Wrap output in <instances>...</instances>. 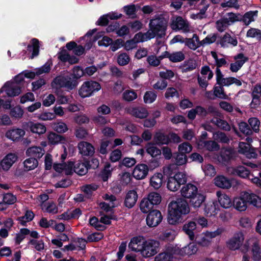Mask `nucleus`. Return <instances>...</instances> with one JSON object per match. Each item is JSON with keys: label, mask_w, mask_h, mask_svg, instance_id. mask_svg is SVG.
<instances>
[{"label": "nucleus", "mask_w": 261, "mask_h": 261, "mask_svg": "<svg viewBox=\"0 0 261 261\" xmlns=\"http://www.w3.org/2000/svg\"><path fill=\"white\" fill-rule=\"evenodd\" d=\"M190 212V206L185 199L178 198L172 200L168 206V222L171 225L178 224L182 221V216Z\"/></svg>", "instance_id": "1"}, {"label": "nucleus", "mask_w": 261, "mask_h": 261, "mask_svg": "<svg viewBox=\"0 0 261 261\" xmlns=\"http://www.w3.org/2000/svg\"><path fill=\"white\" fill-rule=\"evenodd\" d=\"M248 205L260 208L261 207V198L253 193L243 191L239 196L233 199V205L238 211H245L248 207Z\"/></svg>", "instance_id": "2"}, {"label": "nucleus", "mask_w": 261, "mask_h": 261, "mask_svg": "<svg viewBox=\"0 0 261 261\" xmlns=\"http://www.w3.org/2000/svg\"><path fill=\"white\" fill-rule=\"evenodd\" d=\"M167 23L168 20L162 16H159L150 20L148 31L150 34L153 35L152 38L156 36L160 37L164 36Z\"/></svg>", "instance_id": "3"}, {"label": "nucleus", "mask_w": 261, "mask_h": 261, "mask_svg": "<svg viewBox=\"0 0 261 261\" xmlns=\"http://www.w3.org/2000/svg\"><path fill=\"white\" fill-rule=\"evenodd\" d=\"M251 248L252 258L254 260L261 259V249L259 240L255 237L247 239L241 248V252H247Z\"/></svg>", "instance_id": "4"}, {"label": "nucleus", "mask_w": 261, "mask_h": 261, "mask_svg": "<svg viewBox=\"0 0 261 261\" xmlns=\"http://www.w3.org/2000/svg\"><path fill=\"white\" fill-rule=\"evenodd\" d=\"M224 231V229L222 227L217 228L213 231H206L196 237L197 244L202 247H208L212 243V240L220 236Z\"/></svg>", "instance_id": "5"}, {"label": "nucleus", "mask_w": 261, "mask_h": 261, "mask_svg": "<svg viewBox=\"0 0 261 261\" xmlns=\"http://www.w3.org/2000/svg\"><path fill=\"white\" fill-rule=\"evenodd\" d=\"M160 245V242L157 240L146 239L140 255L144 258L153 256L159 251Z\"/></svg>", "instance_id": "6"}, {"label": "nucleus", "mask_w": 261, "mask_h": 261, "mask_svg": "<svg viewBox=\"0 0 261 261\" xmlns=\"http://www.w3.org/2000/svg\"><path fill=\"white\" fill-rule=\"evenodd\" d=\"M77 85L76 80L68 75H60L57 76L52 83L53 87L65 88L68 90L74 89Z\"/></svg>", "instance_id": "7"}, {"label": "nucleus", "mask_w": 261, "mask_h": 261, "mask_svg": "<svg viewBox=\"0 0 261 261\" xmlns=\"http://www.w3.org/2000/svg\"><path fill=\"white\" fill-rule=\"evenodd\" d=\"M187 181L186 174L182 172H178L173 176L169 177L167 182V188L171 191H177L181 185Z\"/></svg>", "instance_id": "8"}, {"label": "nucleus", "mask_w": 261, "mask_h": 261, "mask_svg": "<svg viewBox=\"0 0 261 261\" xmlns=\"http://www.w3.org/2000/svg\"><path fill=\"white\" fill-rule=\"evenodd\" d=\"M100 89L101 86L98 82L93 81H87L81 86L79 90V94L83 98L89 97Z\"/></svg>", "instance_id": "9"}, {"label": "nucleus", "mask_w": 261, "mask_h": 261, "mask_svg": "<svg viewBox=\"0 0 261 261\" xmlns=\"http://www.w3.org/2000/svg\"><path fill=\"white\" fill-rule=\"evenodd\" d=\"M245 236L241 231H238L234 234L233 237L226 242L227 247L233 251L241 249L243 246V243L244 241Z\"/></svg>", "instance_id": "10"}, {"label": "nucleus", "mask_w": 261, "mask_h": 261, "mask_svg": "<svg viewBox=\"0 0 261 261\" xmlns=\"http://www.w3.org/2000/svg\"><path fill=\"white\" fill-rule=\"evenodd\" d=\"M170 27L175 31H181L184 33H188L190 31L188 22L181 16L173 17L171 20Z\"/></svg>", "instance_id": "11"}, {"label": "nucleus", "mask_w": 261, "mask_h": 261, "mask_svg": "<svg viewBox=\"0 0 261 261\" xmlns=\"http://www.w3.org/2000/svg\"><path fill=\"white\" fill-rule=\"evenodd\" d=\"M6 92L9 97H14L18 95L21 93L19 86L15 82H8L0 89V94Z\"/></svg>", "instance_id": "12"}, {"label": "nucleus", "mask_w": 261, "mask_h": 261, "mask_svg": "<svg viewBox=\"0 0 261 261\" xmlns=\"http://www.w3.org/2000/svg\"><path fill=\"white\" fill-rule=\"evenodd\" d=\"M162 218V214L159 211L152 210L147 216L146 223L149 227H155L161 222Z\"/></svg>", "instance_id": "13"}, {"label": "nucleus", "mask_w": 261, "mask_h": 261, "mask_svg": "<svg viewBox=\"0 0 261 261\" xmlns=\"http://www.w3.org/2000/svg\"><path fill=\"white\" fill-rule=\"evenodd\" d=\"M145 241L146 239L143 236L133 237L128 244V248L132 251L140 254Z\"/></svg>", "instance_id": "14"}, {"label": "nucleus", "mask_w": 261, "mask_h": 261, "mask_svg": "<svg viewBox=\"0 0 261 261\" xmlns=\"http://www.w3.org/2000/svg\"><path fill=\"white\" fill-rule=\"evenodd\" d=\"M125 111L131 116L139 119L145 118L149 115L147 109L141 107H129L126 108Z\"/></svg>", "instance_id": "15"}, {"label": "nucleus", "mask_w": 261, "mask_h": 261, "mask_svg": "<svg viewBox=\"0 0 261 261\" xmlns=\"http://www.w3.org/2000/svg\"><path fill=\"white\" fill-rule=\"evenodd\" d=\"M17 160L18 156L16 153L7 154L1 162L2 170L5 171H8Z\"/></svg>", "instance_id": "16"}, {"label": "nucleus", "mask_w": 261, "mask_h": 261, "mask_svg": "<svg viewBox=\"0 0 261 261\" xmlns=\"http://www.w3.org/2000/svg\"><path fill=\"white\" fill-rule=\"evenodd\" d=\"M238 152L244 155L248 159L256 158L257 154L250 145L245 142H240L239 144Z\"/></svg>", "instance_id": "17"}, {"label": "nucleus", "mask_w": 261, "mask_h": 261, "mask_svg": "<svg viewBox=\"0 0 261 261\" xmlns=\"http://www.w3.org/2000/svg\"><path fill=\"white\" fill-rule=\"evenodd\" d=\"M25 132L24 129L16 127L8 130L5 136L9 140L13 141H18L24 137Z\"/></svg>", "instance_id": "18"}, {"label": "nucleus", "mask_w": 261, "mask_h": 261, "mask_svg": "<svg viewBox=\"0 0 261 261\" xmlns=\"http://www.w3.org/2000/svg\"><path fill=\"white\" fill-rule=\"evenodd\" d=\"M198 193V188L197 187L192 184H187L181 188L180 190V194L185 198L189 199L193 197Z\"/></svg>", "instance_id": "19"}, {"label": "nucleus", "mask_w": 261, "mask_h": 261, "mask_svg": "<svg viewBox=\"0 0 261 261\" xmlns=\"http://www.w3.org/2000/svg\"><path fill=\"white\" fill-rule=\"evenodd\" d=\"M227 172L229 174L233 175H237L241 178H247L250 175V171L243 166H238L236 167H230L227 168Z\"/></svg>", "instance_id": "20"}, {"label": "nucleus", "mask_w": 261, "mask_h": 261, "mask_svg": "<svg viewBox=\"0 0 261 261\" xmlns=\"http://www.w3.org/2000/svg\"><path fill=\"white\" fill-rule=\"evenodd\" d=\"M103 198L108 202H101L99 204V206L106 212L110 211L112 208L116 206V198L114 195L106 194Z\"/></svg>", "instance_id": "21"}, {"label": "nucleus", "mask_w": 261, "mask_h": 261, "mask_svg": "<svg viewBox=\"0 0 261 261\" xmlns=\"http://www.w3.org/2000/svg\"><path fill=\"white\" fill-rule=\"evenodd\" d=\"M148 173V166L144 164H140L134 168L133 175L137 179H142L147 176Z\"/></svg>", "instance_id": "22"}, {"label": "nucleus", "mask_w": 261, "mask_h": 261, "mask_svg": "<svg viewBox=\"0 0 261 261\" xmlns=\"http://www.w3.org/2000/svg\"><path fill=\"white\" fill-rule=\"evenodd\" d=\"M251 96L252 100L251 106L252 108H256L260 104V97H261L260 84H257L252 88Z\"/></svg>", "instance_id": "23"}, {"label": "nucleus", "mask_w": 261, "mask_h": 261, "mask_svg": "<svg viewBox=\"0 0 261 261\" xmlns=\"http://www.w3.org/2000/svg\"><path fill=\"white\" fill-rule=\"evenodd\" d=\"M214 185L223 189H229L231 187V181L227 177L219 175L215 177L214 179Z\"/></svg>", "instance_id": "24"}, {"label": "nucleus", "mask_w": 261, "mask_h": 261, "mask_svg": "<svg viewBox=\"0 0 261 261\" xmlns=\"http://www.w3.org/2000/svg\"><path fill=\"white\" fill-rule=\"evenodd\" d=\"M79 152L83 155L89 156L94 152V148L91 144L85 141H81L78 144Z\"/></svg>", "instance_id": "25"}, {"label": "nucleus", "mask_w": 261, "mask_h": 261, "mask_svg": "<svg viewBox=\"0 0 261 261\" xmlns=\"http://www.w3.org/2000/svg\"><path fill=\"white\" fill-rule=\"evenodd\" d=\"M199 148H205L210 151H218L220 149L219 145L214 140L213 141H199L197 143Z\"/></svg>", "instance_id": "26"}, {"label": "nucleus", "mask_w": 261, "mask_h": 261, "mask_svg": "<svg viewBox=\"0 0 261 261\" xmlns=\"http://www.w3.org/2000/svg\"><path fill=\"white\" fill-rule=\"evenodd\" d=\"M234 59L237 61L234 63L230 64V69L232 72H236L248 60V58L245 57L243 54H239L234 57Z\"/></svg>", "instance_id": "27"}, {"label": "nucleus", "mask_w": 261, "mask_h": 261, "mask_svg": "<svg viewBox=\"0 0 261 261\" xmlns=\"http://www.w3.org/2000/svg\"><path fill=\"white\" fill-rule=\"evenodd\" d=\"M138 199V194L134 190L129 191L125 195L124 199V205L128 208L133 207L136 204Z\"/></svg>", "instance_id": "28"}, {"label": "nucleus", "mask_w": 261, "mask_h": 261, "mask_svg": "<svg viewBox=\"0 0 261 261\" xmlns=\"http://www.w3.org/2000/svg\"><path fill=\"white\" fill-rule=\"evenodd\" d=\"M27 126L30 130L34 134L42 135L44 134L46 131V128L45 125L41 123L29 122L28 123Z\"/></svg>", "instance_id": "29"}, {"label": "nucleus", "mask_w": 261, "mask_h": 261, "mask_svg": "<svg viewBox=\"0 0 261 261\" xmlns=\"http://www.w3.org/2000/svg\"><path fill=\"white\" fill-rule=\"evenodd\" d=\"M216 195L218 197L219 203L222 207L228 208L233 204L230 198L226 194L222 193L221 191H217Z\"/></svg>", "instance_id": "30"}, {"label": "nucleus", "mask_w": 261, "mask_h": 261, "mask_svg": "<svg viewBox=\"0 0 261 261\" xmlns=\"http://www.w3.org/2000/svg\"><path fill=\"white\" fill-rule=\"evenodd\" d=\"M219 43L222 47H226L228 44L233 46L237 45L238 41L237 38L234 36H231L228 33H225L219 40Z\"/></svg>", "instance_id": "31"}, {"label": "nucleus", "mask_w": 261, "mask_h": 261, "mask_svg": "<svg viewBox=\"0 0 261 261\" xmlns=\"http://www.w3.org/2000/svg\"><path fill=\"white\" fill-rule=\"evenodd\" d=\"M47 139L48 142L52 145H56L59 143L65 144L67 142L64 137L54 132H50L48 134Z\"/></svg>", "instance_id": "32"}, {"label": "nucleus", "mask_w": 261, "mask_h": 261, "mask_svg": "<svg viewBox=\"0 0 261 261\" xmlns=\"http://www.w3.org/2000/svg\"><path fill=\"white\" fill-rule=\"evenodd\" d=\"M58 59L62 62H68L70 64H75L78 62L79 59L75 57L70 56L67 51L64 49L58 54Z\"/></svg>", "instance_id": "33"}, {"label": "nucleus", "mask_w": 261, "mask_h": 261, "mask_svg": "<svg viewBox=\"0 0 261 261\" xmlns=\"http://www.w3.org/2000/svg\"><path fill=\"white\" fill-rule=\"evenodd\" d=\"M164 57L168 58L170 61L172 62H179L183 61L185 58V56L182 51H176L172 53H169L167 51L164 53Z\"/></svg>", "instance_id": "34"}, {"label": "nucleus", "mask_w": 261, "mask_h": 261, "mask_svg": "<svg viewBox=\"0 0 261 261\" xmlns=\"http://www.w3.org/2000/svg\"><path fill=\"white\" fill-rule=\"evenodd\" d=\"M44 150L39 146H33L29 148L26 150V154L28 156H33V158H41L44 154Z\"/></svg>", "instance_id": "35"}, {"label": "nucleus", "mask_w": 261, "mask_h": 261, "mask_svg": "<svg viewBox=\"0 0 261 261\" xmlns=\"http://www.w3.org/2000/svg\"><path fill=\"white\" fill-rule=\"evenodd\" d=\"M196 228V223L193 221H190L184 224L182 230L189 236L191 240H193L195 238L194 230Z\"/></svg>", "instance_id": "36"}, {"label": "nucleus", "mask_w": 261, "mask_h": 261, "mask_svg": "<svg viewBox=\"0 0 261 261\" xmlns=\"http://www.w3.org/2000/svg\"><path fill=\"white\" fill-rule=\"evenodd\" d=\"M206 114V111L204 108L201 106H197L195 108L192 109L189 111L188 113V117L190 120H194L195 118L196 115L200 116H204Z\"/></svg>", "instance_id": "37"}, {"label": "nucleus", "mask_w": 261, "mask_h": 261, "mask_svg": "<svg viewBox=\"0 0 261 261\" xmlns=\"http://www.w3.org/2000/svg\"><path fill=\"white\" fill-rule=\"evenodd\" d=\"M211 122L220 129L225 131H229L231 128V125L226 121L217 117L213 118Z\"/></svg>", "instance_id": "38"}, {"label": "nucleus", "mask_w": 261, "mask_h": 261, "mask_svg": "<svg viewBox=\"0 0 261 261\" xmlns=\"http://www.w3.org/2000/svg\"><path fill=\"white\" fill-rule=\"evenodd\" d=\"M198 250L197 245L194 243H191L189 245L182 248L179 253L182 255H191L195 254Z\"/></svg>", "instance_id": "39"}, {"label": "nucleus", "mask_w": 261, "mask_h": 261, "mask_svg": "<svg viewBox=\"0 0 261 261\" xmlns=\"http://www.w3.org/2000/svg\"><path fill=\"white\" fill-rule=\"evenodd\" d=\"M163 176L162 173H156L150 178V185L154 189H159L163 182Z\"/></svg>", "instance_id": "40"}, {"label": "nucleus", "mask_w": 261, "mask_h": 261, "mask_svg": "<svg viewBox=\"0 0 261 261\" xmlns=\"http://www.w3.org/2000/svg\"><path fill=\"white\" fill-rule=\"evenodd\" d=\"M205 198V196L203 194L197 193L193 197L189 198L190 199V202L194 208H198L204 201Z\"/></svg>", "instance_id": "41"}, {"label": "nucleus", "mask_w": 261, "mask_h": 261, "mask_svg": "<svg viewBox=\"0 0 261 261\" xmlns=\"http://www.w3.org/2000/svg\"><path fill=\"white\" fill-rule=\"evenodd\" d=\"M186 44L191 49L195 50L198 47L202 46L201 41L196 34H194L192 38L186 39Z\"/></svg>", "instance_id": "42"}, {"label": "nucleus", "mask_w": 261, "mask_h": 261, "mask_svg": "<svg viewBox=\"0 0 261 261\" xmlns=\"http://www.w3.org/2000/svg\"><path fill=\"white\" fill-rule=\"evenodd\" d=\"M258 14L257 11H250L246 12L243 16H242V20L246 25H249L255 20Z\"/></svg>", "instance_id": "43"}, {"label": "nucleus", "mask_w": 261, "mask_h": 261, "mask_svg": "<svg viewBox=\"0 0 261 261\" xmlns=\"http://www.w3.org/2000/svg\"><path fill=\"white\" fill-rule=\"evenodd\" d=\"M38 161L34 158L27 159L23 162L24 169L27 171L34 170L38 166Z\"/></svg>", "instance_id": "44"}, {"label": "nucleus", "mask_w": 261, "mask_h": 261, "mask_svg": "<svg viewBox=\"0 0 261 261\" xmlns=\"http://www.w3.org/2000/svg\"><path fill=\"white\" fill-rule=\"evenodd\" d=\"M41 206L43 211L49 214H56L58 213V208L54 202L41 204Z\"/></svg>", "instance_id": "45"}, {"label": "nucleus", "mask_w": 261, "mask_h": 261, "mask_svg": "<svg viewBox=\"0 0 261 261\" xmlns=\"http://www.w3.org/2000/svg\"><path fill=\"white\" fill-rule=\"evenodd\" d=\"M88 166L86 163L78 162L74 165V172L79 175H84L88 171Z\"/></svg>", "instance_id": "46"}, {"label": "nucleus", "mask_w": 261, "mask_h": 261, "mask_svg": "<svg viewBox=\"0 0 261 261\" xmlns=\"http://www.w3.org/2000/svg\"><path fill=\"white\" fill-rule=\"evenodd\" d=\"M153 35H151L149 31L145 33H138L136 34L133 39L135 42L137 43L146 41L152 38Z\"/></svg>", "instance_id": "47"}, {"label": "nucleus", "mask_w": 261, "mask_h": 261, "mask_svg": "<svg viewBox=\"0 0 261 261\" xmlns=\"http://www.w3.org/2000/svg\"><path fill=\"white\" fill-rule=\"evenodd\" d=\"M233 156V151L230 148L223 149L221 152L220 158L219 160L222 162H226Z\"/></svg>", "instance_id": "48"}, {"label": "nucleus", "mask_w": 261, "mask_h": 261, "mask_svg": "<svg viewBox=\"0 0 261 261\" xmlns=\"http://www.w3.org/2000/svg\"><path fill=\"white\" fill-rule=\"evenodd\" d=\"M213 139L223 143H228L229 141V138L224 133L221 132H217L213 133Z\"/></svg>", "instance_id": "49"}, {"label": "nucleus", "mask_w": 261, "mask_h": 261, "mask_svg": "<svg viewBox=\"0 0 261 261\" xmlns=\"http://www.w3.org/2000/svg\"><path fill=\"white\" fill-rule=\"evenodd\" d=\"M52 127L54 130L59 133H65L68 129L67 124L61 121L54 122L52 124Z\"/></svg>", "instance_id": "50"}, {"label": "nucleus", "mask_w": 261, "mask_h": 261, "mask_svg": "<svg viewBox=\"0 0 261 261\" xmlns=\"http://www.w3.org/2000/svg\"><path fill=\"white\" fill-rule=\"evenodd\" d=\"M154 205L152 204L147 198H144L140 204V208L142 212L147 213L151 210Z\"/></svg>", "instance_id": "51"}, {"label": "nucleus", "mask_w": 261, "mask_h": 261, "mask_svg": "<svg viewBox=\"0 0 261 261\" xmlns=\"http://www.w3.org/2000/svg\"><path fill=\"white\" fill-rule=\"evenodd\" d=\"M154 141L159 145L167 144L169 142V138L164 134L158 132L155 134L154 137Z\"/></svg>", "instance_id": "52"}, {"label": "nucleus", "mask_w": 261, "mask_h": 261, "mask_svg": "<svg viewBox=\"0 0 261 261\" xmlns=\"http://www.w3.org/2000/svg\"><path fill=\"white\" fill-rule=\"evenodd\" d=\"M145 148L146 152L152 157H156L161 154V150L152 144L148 143Z\"/></svg>", "instance_id": "53"}, {"label": "nucleus", "mask_w": 261, "mask_h": 261, "mask_svg": "<svg viewBox=\"0 0 261 261\" xmlns=\"http://www.w3.org/2000/svg\"><path fill=\"white\" fill-rule=\"evenodd\" d=\"M30 230L28 228H21L19 231L16 233L15 241L17 245L19 244L25 238L26 236L30 234Z\"/></svg>", "instance_id": "54"}, {"label": "nucleus", "mask_w": 261, "mask_h": 261, "mask_svg": "<svg viewBox=\"0 0 261 261\" xmlns=\"http://www.w3.org/2000/svg\"><path fill=\"white\" fill-rule=\"evenodd\" d=\"M223 18L227 21V23H228L229 25L236 21L242 20V16L240 14H235L233 13H228L226 16Z\"/></svg>", "instance_id": "55"}, {"label": "nucleus", "mask_w": 261, "mask_h": 261, "mask_svg": "<svg viewBox=\"0 0 261 261\" xmlns=\"http://www.w3.org/2000/svg\"><path fill=\"white\" fill-rule=\"evenodd\" d=\"M34 217V213L31 211H27L25 215L18 218L19 222L22 225H25L28 222L32 221Z\"/></svg>", "instance_id": "56"}, {"label": "nucleus", "mask_w": 261, "mask_h": 261, "mask_svg": "<svg viewBox=\"0 0 261 261\" xmlns=\"http://www.w3.org/2000/svg\"><path fill=\"white\" fill-rule=\"evenodd\" d=\"M146 198L154 205L160 204L162 199L160 194L155 192H150Z\"/></svg>", "instance_id": "57"}, {"label": "nucleus", "mask_w": 261, "mask_h": 261, "mask_svg": "<svg viewBox=\"0 0 261 261\" xmlns=\"http://www.w3.org/2000/svg\"><path fill=\"white\" fill-rule=\"evenodd\" d=\"M204 212L207 216H215L217 213L216 204L213 202L207 203L205 206Z\"/></svg>", "instance_id": "58"}, {"label": "nucleus", "mask_w": 261, "mask_h": 261, "mask_svg": "<svg viewBox=\"0 0 261 261\" xmlns=\"http://www.w3.org/2000/svg\"><path fill=\"white\" fill-rule=\"evenodd\" d=\"M29 244L33 246V247L38 251H42L44 249V242L42 240H35L32 239L29 241Z\"/></svg>", "instance_id": "59"}, {"label": "nucleus", "mask_w": 261, "mask_h": 261, "mask_svg": "<svg viewBox=\"0 0 261 261\" xmlns=\"http://www.w3.org/2000/svg\"><path fill=\"white\" fill-rule=\"evenodd\" d=\"M164 57V55L159 56V57H156L154 55H151L147 57V61L150 66L156 67L160 64L161 60Z\"/></svg>", "instance_id": "60"}, {"label": "nucleus", "mask_w": 261, "mask_h": 261, "mask_svg": "<svg viewBox=\"0 0 261 261\" xmlns=\"http://www.w3.org/2000/svg\"><path fill=\"white\" fill-rule=\"evenodd\" d=\"M192 150V146L187 142L182 143L178 146V152L185 155L189 153Z\"/></svg>", "instance_id": "61"}, {"label": "nucleus", "mask_w": 261, "mask_h": 261, "mask_svg": "<svg viewBox=\"0 0 261 261\" xmlns=\"http://www.w3.org/2000/svg\"><path fill=\"white\" fill-rule=\"evenodd\" d=\"M156 96L157 95L154 92L147 91L143 97L144 102L145 103H151L155 100Z\"/></svg>", "instance_id": "62"}, {"label": "nucleus", "mask_w": 261, "mask_h": 261, "mask_svg": "<svg viewBox=\"0 0 261 261\" xmlns=\"http://www.w3.org/2000/svg\"><path fill=\"white\" fill-rule=\"evenodd\" d=\"M214 93L216 97L226 99L227 95L224 93V90L222 86H215L214 87Z\"/></svg>", "instance_id": "63"}, {"label": "nucleus", "mask_w": 261, "mask_h": 261, "mask_svg": "<svg viewBox=\"0 0 261 261\" xmlns=\"http://www.w3.org/2000/svg\"><path fill=\"white\" fill-rule=\"evenodd\" d=\"M155 261H172V254L169 252H163L155 257Z\"/></svg>", "instance_id": "64"}]
</instances>
